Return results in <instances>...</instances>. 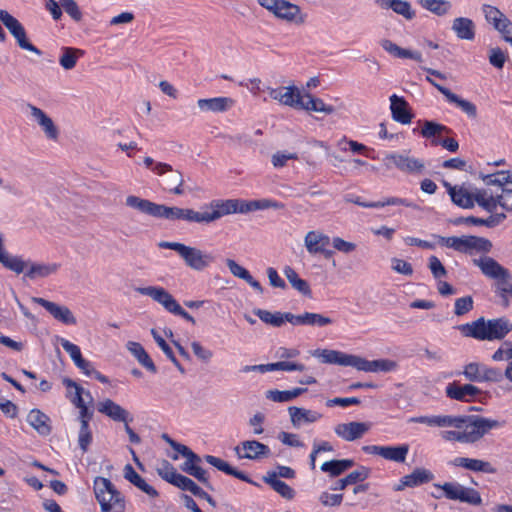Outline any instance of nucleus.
Masks as SVG:
<instances>
[{"instance_id": "4be33fe9", "label": "nucleus", "mask_w": 512, "mask_h": 512, "mask_svg": "<svg viewBox=\"0 0 512 512\" xmlns=\"http://www.w3.org/2000/svg\"><path fill=\"white\" fill-rule=\"evenodd\" d=\"M390 109L392 118L401 124H409L413 118V114L409 108L408 102L396 94L390 96Z\"/></svg>"}, {"instance_id": "052dcab7", "label": "nucleus", "mask_w": 512, "mask_h": 512, "mask_svg": "<svg viewBox=\"0 0 512 512\" xmlns=\"http://www.w3.org/2000/svg\"><path fill=\"white\" fill-rule=\"evenodd\" d=\"M333 323L327 316L318 313L305 312V326L324 327Z\"/></svg>"}, {"instance_id": "a18cd8bd", "label": "nucleus", "mask_w": 512, "mask_h": 512, "mask_svg": "<svg viewBox=\"0 0 512 512\" xmlns=\"http://www.w3.org/2000/svg\"><path fill=\"white\" fill-rule=\"evenodd\" d=\"M170 479H168V482L176 487H178L181 490L189 491L194 496L199 494V490L201 487H199L192 479H190L187 476H184L178 472H171L169 475Z\"/></svg>"}, {"instance_id": "6e6552de", "label": "nucleus", "mask_w": 512, "mask_h": 512, "mask_svg": "<svg viewBox=\"0 0 512 512\" xmlns=\"http://www.w3.org/2000/svg\"><path fill=\"white\" fill-rule=\"evenodd\" d=\"M219 200H212L205 206L203 212L195 211L191 208H181L180 219L189 223L209 224L221 218L220 208L215 207Z\"/></svg>"}, {"instance_id": "4c0bfd02", "label": "nucleus", "mask_w": 512, "mask_h": 512, "mask_svg": "<svg viewBox=\"0 0 512 512\" xmlns=\"http://www.w3.org/2000/svg\"><path fill=\"white\" fill-rule=\"evenodd\" d=\"M382 48L393 56L400 59H412L417 62H422V54L418 51H412L409 49H404L393 43L388 39H384L381 41Z\"/></svg>"}, {"instance_id": "680f3d73", "label": "nucleus", "mask_w": 512, "mask_h": 512, "mask_svg": "<svg viewBox=\"0 0 512 512\" xmlns=\"http://www.w3.org/2000/svg\"><path fill=\"white\" fill-rule=\"evenodd\" d=\"M92 442V433L89 428V424H86L85 421H82V425H80L79 435H78V443L79 447L83 453L88 451V448Z\"/></svg>"}, {"instance_id": "f704fd0d", "label": "nucleus", "mask_w": 512, "mask_h": 512, "mask_svg": "<svg viewBox=\"0 0 512 512\" xmlns=\"http://www.w3.org/2000/svg\"><path fill=\"white\" fill-rule=\"evenodd\" d=\"M124 477L138 489L146 493L148 496L155 498L159 494L157 490L146 483V481L134 470L131 464H126L124 467Z\"/></svg>"}, {"instance_id": "39448f33", "label": "nucleus", "mask_w": 512, "mask_h": 512, "mask_svg": "<svg viewBox=\"0 0 512 512\" xmlns=\"http://www.w3.org/2000/svg\"><path fill=\"white\" fill-rule=\"evenodd\" d=\"M126 205L134 208L141 213L149 216L167 220H179L180 219V207H169L164 204H157L148 199H143L138 196L130 195L126 198Z\"/></svg>"}, {"instance_id": "c85d7f7f", "label": "nucleus", "mask_w": 512, "mask_h": 512, "mask_svg": "<svg viewBox=\"0 0 512 512\" xmlns=\"http://www.w3.org/2000/svg\"><path fill=\"white\" fill-rule=\"evenodd\" d=\"M31 115L37 120L38 124L43 128L47 138L56 140L58 138V129L52 119L45 114L40 108L29 104Z\"/></svg>"}, {"instance_id": "4468645a", "label": "nucleus", "mask_w": 512, "mask_h": 512, "mask_svg": "<svg viewBox=\"0 0 512 512\" xmlns=\"http://www.w3.org/2000/svg\"><path fill=\"white\" fill-rule=\"evenodd\" d=\"M372 424L370 422H356L337 424L334 428L335 434L345 441H355L366 434Z\"/></svg>"}, {"instance_id": "aec40b11", "label": "nucleus", "mask_w": 512, "mask_h": 512, "mask_svg": "<svg viewBox=\"0 0 512 512\" xmlns=\"http://www.w3.org/2000/svg\"><path fill=\"white\" fill-rule=\"evenodd\" d=\"M354 368L364 372H391L397 368V363L390 359L367 360L355 356Z\"/></svg>"}, {"instance_id": "7ed1b4c3", "label": "nucleus", "mask_w": 512, "mask_h": 512, "mask_svg": "<svg viewBox=\"0 0 512 512\" xmlns=\"http://www.w3.org/2000/svg\"><path fill=\"white\" fill-rule=\"evenodd\" d=\"M93 489L101 512H125V497L109 479L96 477Z\"/></svg>"}, {"instance_id": "a878e982", "label": "nucleus", "mask_w": 512, "mask_h": 512, "mask_svg": "<svg viewBox=\"0 0 512 512\" xmlns=\"http://www.w3.org/2000/svg\"><path fill=\"white\" fill-rule=\"evenodd\" d=\"M438 242L447 248H452L457 252L460 253H469L471 250H473L474 244L473 239L474 236H451V237H444V236H437Z\"/></svg>"}, {"instance_id": "393cba45", "label": "nucleus", "mask_w": 512, "mask_h": 512, "mask_svg": "<svg viewBox=\"0 0 512 512\" xmlns=\"http://www.w3.org/2000/svg\"><path fill=\"white\" fill-rule=\"evenodd\" d=\"M234 100L230 97L203 98L197 101L199 109L203 112H225L234 105Z\"/></svg>"}, {"instance_id": "bf43d9fd", "label": "nucleus", "mask_w": 512, "mask_h": 512, "mask_svg": "<svg viewBox=\"0 0 512 512\" xmlns=\"http://www.w3.org/2000/svg\"><path fill=\"white\" fill-rule=\"evenodd\" d=\"M507 57V54L499 47L491 48L488 53L489 63L499 70L504 67Z\"/></svg>"}, {"instance_id": "69168bd1", "label": "nucleus", "mask_w": 512, "mask_h": 512, "mask_svg": "<svg viewBox=\"0 0 512 512\" xmlns=\"http://www.w3.org/2000/svg\"><path fill=\"white\" fill-rule=\"evenodd\" d=\"M428 268L435 279H441L447 276V270L438 257L432 255L428 259Z\"/></svg>"}, {"instance_id": "ea45409f", "label": "nucleus", "mask_w": 512, "mask_h": 512, "mask_svg": "<svg viewBox=\"0 0 512 512\" xmlns=\"http://www.w3.org/2000/svg\"><path fill=\"white\" fill-rule=\"evenodd\" d=\"M376 2L385 9H392L395 13L402 15L407 20L415 17V12L411 8V4L402 0H376Z\"/></svg>"}, {"instance_id": "cd10ccee", "label": "nucleus", "mask_w": 512, "mask_h": 512, "mask_svg": "<svg viewBox=\"0 0 512 512\" xmlns=\"http://www.w3.org/2000/svg\"><path fill=\"white\" fill-rule=\"evenodd\" d=\"M98 411L114 421L127 423L129 412L111 399L99 403Z\"/></svg>"}, {"instance_id": "2eb2a0df", "label": "nucleus", "mask_w": 512, "mask_h": 512, "mask_svg": "<svg viewBox=\"0 0 512 512\" xmlns=\"http://www.w3.org/2000/svg\"><path fill=\"white\" fill-rule=\"evenodd\" d=\"M141 295L151 297L154 301L161 304L168 312L173 313L175 308L178 306V302L175 298L163 287L147 286L138 287L135 289Z\"/></svg>"}, {"instance_id": "774afa93", "label": "nucleus", "mask_w": 512, "mask_h": 512, "mask_svg": "<svg viewBox=\"0 0 512 512\" xmlns=\"http://www.w3.org/2000/svg\"><path fill=\"white\" fill-rule=\"evenodd\" d=\"M504 359H512V342L504 341L499 349L492 355V360L502 361Z\"/></svg>"}, {"instance_id": "dca6fc26", "label": "nucleus", "mask_w": 512, "mask_h": 512, "mask_svg": "<svg viewBox=\"0 0 512 512\" xmlns=\"http://www.w3.org/2000/svg\"><path fill=\"white\" fill-rule=\"evenodd\" d=\"M215 207L220 208L221 217L233 213H248L251 211L260 210L258 200L244 201L239 199L219 200V204Z\"/></svg>"}, {"instance_id": "4d7b16f0", "label": "nucleus", "mask_w": 512, "mask_h": 512, "mask_svg": "<svg viewBox=\"0 0 512 512\" xmlns=\"http://www.w3.org/2000/svg\"><path fill=\"white\" fill-rule=\"evenodd\" d=\"M486 191L480 190L474 194V202H476L480 207H482L487 212H494L496 207L499 205L497 202V195H491L489 198H486Z\"/></svg>"}, {"instance_id": "a19ab883", "label": "nucleus", "mask_w": 512, "mask_h": 512, "mask_svg": "<svg viewBox=\"0 0 512 512\" xmlns=\"http://www.w3.org/2000/svg\"><path fill=\"white\" fill-rule=\"evenodd\" d=\"M63 385L67 388H74L75 393L73 396H71L70 392H68L67 397L70 398V401L75 405L77 408L83 407L86 405L85 400L83 398V395L89 398V401L92 402L93 397L90 393V391H85L82 386L77 384L74 380L70 378H64L62 381Z\"/></svg>"}, {"instance_id": "f257e3e1", "label": "nucleus", "mask_w": 512, "mask_h": 512, "mask_svg": "<svg viewBox=\"0 0 512 512\" xmlns=\"http://www.w3.org/2000/svg\"><path fill=\"white\" fill-rule=\"evenodd\" d=\"M463 336L480 341L502 340L512 331V323L506 317L485 320L480 317L472 323L461 324L456 327Z\"/></svg>"}, {"instance_id": "1a4fd4ad", "label": "nucleus", "mask_w": 512, "mask_h": 512, "mask_svg": "<svg viewBox=\"0 0 512 512\" xmlns=\"http://www.w3.org/2000/svg\"><path fill=\"white\" fill-rule=\"evenodd\" d=\"M384 162L387 168H390V164H393L397 169L407 174H420L425 168L422 160L410 157L407 154H388L384 158Z\"/></svg>"}, {"instance_id": "a211bd4d", "label": "nucleus", "mask_w": 512, "mask_h": 512, "mask_svg": "<svg viewBox=\"0 0 512 512\" xmlns=\"http://www.w3.org/2000/svg\"><path fill=\"white\" fill-rule=\"evenodd\" d=\"M269 96L281 104L297 109L301 105V94L296 86L268 88Z\"/></svg>"}, {"instance_id": "5fc2aeb1", "label": "nucleus", "mask_w": 512, "mask_h": 512, "mask_svg": "<svg viewBox=\"0 0 512 512\" xmlns=\"http://www.w3.org/2000/svg\"><path fill=\"white\" fill-rule=\"evenodd\" d=\"M184 472L187 474L195 477L198 481H200L205 487H207L209 490L213 491L214 488L209 482L206 471L202 469L198 464L189 465L188 462H185L184 465L181 467Z\"/></svg>"}, {"instance_id": "423d86ee", "label": "nucleus", "mask_w": 512, "mask_h": 512, "mask_svg": "<svg viewBox=\"0 0 512 512\" xmlns=\"http://www.w3.org/2000/svg\"><path fill=\"white\" fill-rule=\"evenodd\" d=\"M153 172L163 177L164 190L175 195L184 194V177L181 171L170 164L158 162L153 167Z\"/></svg>"}, {"instance_id": "864d4df0", "label": "nucleus", "mask_w": 512, "mask_h": 512, "mask_svg": "<svg viewBox=\"0 0 512 512\" xmlns=\"http://www.w3.org/2000/svg\"><path fill=\"white\" fill-rule=\"evenodd\" d=\"M450 197L452 202L461 208L471 209L474 207V194L467 192L463 188L451 193Z\"/></svg>"}, {"instance_id": "79ce46f5", "label": "nucleus", "mask_w": 512, "mask_h": 512, "mask_svg": "<svg viewBox=\"0 0 512 512\" xmlns=\"http://www.w3.org/2000/svg\"><path fill=\"white\" fill-rule=\"evenodd\" d=\"M61 55L59 57V64L65 70H71L76 66L79 58L83 57L85 51L74 47H62Z\"/></svg>"}, {"instance_id": "3c124183", "label": "nucleus", "mask_w": 512, "mask_h": 512, "mask_svg": "<svg viewBox=\"0 0 512 512\" xmlns=\"http://www.w3.org/2000/svg\"><path fill=\"white\" fill-rule=\"evenodd\" d=\"M0 263L7 269L20 274L28 266V263L23 261L21 257L11 256L7 252L0 255Z\"/></svg>"}, {"instance_id": "58836bf2", "label": "nucleus", "mask_w": 512, "mask_h": 512, "mask_svg": "<svg viewBox=\"0 0 512 512\" xmlns=\"http://www.w3.org/2000/svg\"><path fill=\"white\" fill-rule=\"evenodd\" d=\"M29 269L25 272V277L34 280L37 278H45L58 271L60 264L57 263H28Z\"/></svg>"}, {"instance_id": "ddd939ff", "label": "nucleus", "mask_w": 512, "mask_h": 512, "mask_svg": "<svg viewBox=\"0 0 512 512\" xmlns=\"http://www.w3.org/2000/svg\"><path fill=\"white\" fill-rule=\"evenodd\" d=\"M305 247L310 254H323L326 259L333 256L332 250L326 249L330 244L329 236L318 232L309 231L304 239Z\"/></svg>"}, {"instance_id": "603ef678", "label": "nucleus", "mask_w": 512, "mask_h": 512, "mask_svg": "<svg viewBox=\"0 0 512 512\" xmlns=\"http://www.w3.org/2000/svg\"><path fill=\"white\" fill-rule=\"evenodd\" d=\"M253 313L258 316L261 321L274 327H281L284 324V313H271L264 309H254Z\"/></svg>"}, {"instance_id": "412c9836", "label": "nucleus", "mask_w": 512, "mask_h": 512, "mask_svg": "<svg viewBox=\"0 0 512 512\" xmlns=\"http://www.w3.org/2000/svg\"><path fill=\"white\" fill-rule=\"evenodd\" d=\"M204 459L207 463L217 468L219 471H222L227 475L234 476L235 478L240 479L256 487H260V484L253 481L247 474L232 467L228 462L222 460L221 458H218L213 455H205Z\"/></svg>"}, {"instance_id": "0e129e2a", "label": "nucleus", "mask_w": 512, "mask_h": 512, "mask_svg": "<svg viewBox=\"0 0 512 512\" xmlns=\"http://www.w3.org/2000/svg\"><path fill=\"white\" fill-rule=\"evenodd\" d=\"M482 383L483 382H491V383H499L505 377L504 373L499 368L489 367L484 364V369L482 371Z\"/></svg>"}, {"instance_id": "c03bdc74", "label": "nucleus", "mask_w": 512, "mask_h": 512, "mask_svg": "<svg viewBox=\"0 0 512 512\" xmlns=\"http://www.w3.org/2000/svg\"><path fill=\"white\" fill-rule=\"evenodd\" d=\"M283 273L295 290L304 296H311V289L308 282L304 279H301L298 273L292 267L286 266L283 270Z\"/></svg>"}, {"instance_id": "b1692460", "label": "nucleus", "mask_w": 512, "mask_h": 512, "mask_svg": "<svg viewBox=\"0 0 512 512\" xmlns=\"http://www.w3.org/2000/svg\"><path fill=\"white\" fill-rule=\"evenodd\" d=\"M314 356L320 357L323 363L354 367L355 356L336 350H316Z\"/></svg>"}, {"instance_id": "338daca9", "label": "nucleus", "mask_w": 512, "mask_h": 512, "mask_svg": "<svg viewBox=\"0 0 512 512\" xmlns=\"http://www.w3.org/2000/svg\"><path fill=\"white\" fill-rule=\"evenodd\" d=\"M484 181L487 185H495L503 189L504 185L509 183L510 176L504 171H499L494 174L486 175Z\"/></svg>"}, {"instance_id": "c9c22d12", "label": "nucleus", "mask_w": 512, "mask_h": 512, "mask_svg": "<svg viewBox=\"0 0 512 512\" xmlns=\"http://www.w3.org/2000/svg\"><path fill=\"white\" fill-rule=\"evenodd\" d=\"M297 109H303L306 111L323 112L325 114H332L335 108L331 105H326L320 98H316L310 93L301 95V105H298Z\"/></svg>"}, {"instance_id": "2f4dec72", "label": "nucleus", "mask_w": 512, "mask_h": 512, "mask_svg": "<svg viewBox=\"0 0 512 512\" xmlns=\"http://www.w3.org/2000/svg\"><path fill=\"white\" fill-rule=\"evenodd\" d=\"M27 422L42 436H48L52 431L50 418L39 409L29 412Z\"/></svg>"}, {"instance_id": "f3484780", "label": "nucleus", "mask_w": 512, "mask_h": 512, "mask_svg": "<svg viewBox=\"0 0 512 512\" xmlns=\"http://www.w3.org/2000/svg\"><path fill=\"white\" fill-rule=\"evenodd\" d=\"M434 479V474L426 468H416L412 473L403 476L394 486L395 491H403L406 487L414 488L427 484Z\"/></svg>"}, {"instance_id": "5701e85b", "label": "nucleus", "mask_w": 512, "mask_h": 512, "mask_svg": "<svg viewBox=\"0 0 512 512\" xmlns=\"http://www.w3.org/2000/svg\"><path fill=\"white\" fill-rule=\"evenodd\" d=\"M450 465L455 467H462L473 472H483L488 474H495L497 469L491 465L490 462L480 459L456 457L449 462Z\"/></svg>"}, {"instance_id": "f03ea898", "label": "nucleus", "mask_w": 512, "mask_h": 512, "mask_svg": "<svg viewBox=\"0 0 512 512\" xmlns=\"http://www.w3.org/2000/svg\"><path fill=\"white\" fill-rule=\"evenodd\" d=\"M467 420L469 423L465 424L462 430L443 431L441 433L442 438L447 441L473 444L482 439L492 429H496L504 425V422L482 416L468 418Z\"/></svg>"}, {"instance_id": "13d9d810", "label": "nucleus", "mask_w": 512, "mask_h": 512, "mask_svg": "<svg viewBox=\"0 0 512 512\" xmlns=\"http://www.w3.org/2000/svg\"><path fill=\"white\" fill-rule=\"evenodd\" d=\"M443 132L450 133L451 129L445 125L428 120L424 122L423 127L421 129V135L425 138H431Z\"/></svg>"}, {"instance_id": "bb28decb", "label": "nucleus", "mask_w": 512, "mask_h": 512, "mask_svg": "<svg viewBox=\"0 0 512 512\" xmlns=\"http://www.w3.org/2000/svg\"><path fill=\"white\" fill-rule=\"evenodd\" d=\"M288 412L295 428H299L303 423H314L322 418V414L317 411L296 406L289 407Z\"/></svg>"}, {"instance_id": "20e7f679", "label": "nucleus", "mask_w": 512, "mask_h": 512, "mask_svg": "<svg viewBox=\"0 0 512 512\" xmlns=\"http://www.w3.org/2000/svg\"><path fill=\"white\" fill-rule=\"evenodd\" d=\"M160 248L176 251L184 260L185 264L196 271H202L216 261V256L198 248L187 246L179 242L162 241Z\"/></svg>"}, {"instance_id": "e2e57ef3", "label": "nucleus", "mask_w": 512, "mask_h": 512, "mask_svg": "<svg viewBox=\"0 0 512 512\" xmlns=\"http://www.w3.org/2000/svg\"><path fill=\"white\" fill-rule=\"evenodd\" d=\"M474 300L471 296H465L456 299L454 304V314L462 316L469 313L473 309Z\"/></svg>"}, {"instance_id": "9b49d317", "label": "nucleus", "mask_w": 512, "mask_h": 512, "mask_svg": "<svg viewBox=\"0 0 512 512\" xmlns=\"http://www.w3.org/2000/svg\"><path fill=\"white\" fill-rule=\"evenodd\" d=\"M482 12L486 21L501 33L503 37L512 33V22L497 7L484 4L482 5Z\"/></svg>"}, {"instance_id": "37998d69", "label": "nucleus", "mask_w": 512, "mask_h": 512, "mask_svg": "<svg viewBox=\"0 0 512 512\" xmlns=\"http://www.w3.org/2000/svg\"><path fill=\"white\" fill-rule=\"evenodd\" d=\"M477 415H436L435 426L436 427H454L456 429H462L465 424L469 423L468 418H476Z\"/></svg>"}, {"instance_id": "6e6d98bb", "label": "nucleus", "mask_w": 512, "mask_h": 512, "mask_svg": "<svg viewBox=\"0 0 512 512\" xmlns=\"http://www.w3.org/2000/svg\"><path fill=\"white\" fill-rule=\"evenodd\" d=\"M483 369H484L483 363L470 362L464 366L462 374L470 382L482 383L481 376H482Z\"/></svg>"}, {"instance_id": "72a5a7b5", "label": "nucleus", "mask_w": 512, "mask_h": 512, "mask_svg": "<svg viewBox=\"0 0 512 512\" xmlns=\"http://www.w3.org/2000/svg\"><path fill=\"white\" fill-rule=\"evenodd\" d=\"M126 346L129 352L137 359L140 365H142L145 369L153 374L157 373L156 365L140 343L129 341L127 342Z\"/></svg>"}, {"instance_id": "de8ad7c7", "label": "nucleus", "mask_w": 512, "mask_h": 512, "mask_svg": "<svg viewBox=\"0 0 512 512\" xmlns=\"http://www.w3.org/2000/svg\"><path fill=\"white\" fill-rule=\"evenodd\" d=\"M299 13V6L285 0H279L273 14L280 19L294 21Z\"/></svg>"}, {"instance_id": "49530a36", "label": "nucleus", "mask_w": 512, "mask_h": 512, "mask_svg": "<svg viewBox=\"0 0 512 512\" xmlns=\"http://www.w3.org/2000/svg\"><path fill=\"white\" fill-rule=\"evenodd\" d=\"M409 451L407 444L399 446H382L381 457L387 460H391L397 463H403L406 460Z\"/></svg>"}, {"instance_id": "09e8293b", "label": "nucleus", "mask_w": 512, "mask_h": 512, "mask_svg": "<svg viewBox=\"0 0 512 512\" xmlns=\"http://www.w3.org/2000/svg\"><path fill=\"white\" fill-rule=\"evenodd\" d=\"M418 3L426 10L437 16L446 15L452 5L449 1L446 0H418Z\"/></svg>"}, {"instance_id": "f8f14e48", "label": "nucleus", "mask_w": 512, "mask_h": 512, "mask_svg": "<svg viewBox=\"0 0 512 512\" xmlns=\"http://www.w3.org/2000/svg\"><path fill=\"white\" fill-rule=\"evenodd\" d=\"M473 264L480 268L481 272L488 278L494 279H506L511 278L510 271L499 264L494 258L484 256L479 259H473Z\"/></svg>"}, {"instance_id": "8fccbe9b", "label": "nucleus", "mask_w": 512, "mask_h": 512, "mask_svg": "<svg viewBox=\"0 0 512 512\" xmlns=\"http://www.w3.org/2000/svg\"><path fill=\"white\" fill-rule=\"evenodd\" d=\"M436 488L442 489L444 495L449 500H458L461 502L463 498L464 486L458 482H445L444 484H434Z\"/></svg>"}, {"instance_id": "9d476101", "label": "nucleus", "mask_w": 512, "mask_h": 512, "mask_svg": "<svg viewBox=\"0 0 512 512\" xmlns=\"http://www.w3.org/2000/svg\"><path fill=\"white\" fill-rule=\"evenodd\" d=\"M445 393L452 400L470 403L483 394V391L471 383L461 385L458 382H452L446 386Z\"/></svg>"}, {"instance_id": "6ab92c4d", "label": "nucleus", "mask_w": 512, "mask_h": 512, "mask_svg": "<svg viewBox=\"0 0 512 512\" xmlns=\"http://www.w3.org/2000/svg\"><path fill=\"white\" fill-rule=\"evenodd\" d=\"M33 301L45 308L56 320L66 325H75L77 323L76 318L68 307L58 305L44 298H33Z\"/></svg>"}, {"instance_id": "7c9ffc66", "label": "nucleus", "mask_w": 512, "mask_h": 512, "mask_svg": "<svg viewBox=\"0 0 512 512\" xmlns=\"http://www.w3.org/2000/svg\"><path fill=\"white\" fill-rule=\"evenodd\" d=\"M451 29L461 40L472 41L475 38V24L470 18H455L452 22Z\"/></svg>"}, {"instance_id": "473e14b6", "label": "nucleus", "mask_w": 512, "mask_h": 512, "mask_svg": "<svg viewBox=\"0 0 512 512\" xmlns=\"http://www.w3.org/2000/svg\"><path fill=\"white\" fill-rule=\"evenodd\" d=\"M241 445L246 450V453L239 455L240 458L255 460L269 457L271 454L270 448L257 440L243 441Z\"/></svg>"}, {"instance_id": "c756f323", "label": "nucleus", "mask_w": 512, "mask_h": 512, "mask_svg": "<svg viewBox=\"0 0 512 512\" xmlns=\"http://www.w3.org/2000/svg\"><path fill=\"white\" fill-rule=\"evenodd\" d=\"M439 92L446 97L448 102L457 105L469 118L475 119L477 117V107L474 103L462 99L446 87H439Z\"/></svg>"}, {"instance_id": "0eeeda50", "label": "nucleus", "mask_w": 512, "mask_h": 512, "mask_svg": "<svg viewBox=\"0 0 512 512\" xmlns=\"http://www.w3.org/2000/svg\"><path fill=\"white\" fill-rule=\"evenodd\" d=\"M0 21L9 30L11 35L16 39L20 48L28 50L37 55H41L42 52L36 46L29 42L27 39L26 31L23 25L9 12L0 9Z\"/></svg>"}, {"instance_id": "e433bc0d", "label": "nucleus", "mask_w": 512, "mask_h": 512, "mask_svg": "<svg viewBox=\"0 0 512 512\" xmlns=\"http://www.w3.org/2000/svg\"><path fill=\"white\" fill-rule=\"evenodd\" d=\"M263 481L270 485L271 488L280 494L283 498L287 500H291L295 496V491L284 481L277 478L276 471H268L266 475L263 476Z\"/></svg>"}]
</instances>
